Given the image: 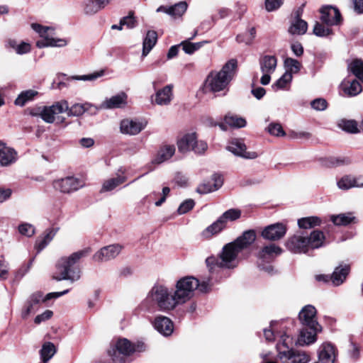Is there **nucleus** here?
Listing matches in <instances>:
<instances>
[{"mask_svg": "<svg viewBox=\"0 0 363 363\" xmlns=\"http://www.w3.org/2000/svg\"><path fill=\"white\" fill-rule=\"evenodd\" d=\"M350 270L348 264H341L337 267L331 274V284L335 286L341 285L345 281Z\"/></svg>", "mask_w": 363, "mask_h": 363, "instance_id": "cd10ccee", "label": "nucleus"}, {"mask_svg": "<svg viewBox=\"0 0 363 363\" xmlns=\"http://www.w3.org/2000/svg\"><path fill=\"white\" fill-rule=\"evenodd\" d=\"M196 133L186 134L177 143L178 150L181 152H186L193 150L195 145Z\"/></svg>", "mask_w": 363, "mask_h": 363, "instance_id": "72a5a7b5", "label": "nucleus"}, {"mask_svg": "<svg viewBox=\"0 0 363 363\" xmlns=\"http://www.w3.org/2000/svg\"><path fill=\"white\" fill-rule=\"evenodd\" d=\"M151 298L161 311L173 310L177 305L181 304L172 293L162 285L154 286L150 292Z\"/></svg>", "mask_w": 363, "mask_h": 363, "instance_id": "39448f33", "label": "nucleus"}, {"mask_svg": "<svg viewBox=\"0 0 363 363\" xmlns=\"http://www.w3.org/2000/svg\"><path fill=\"white\" fill-rule=\"evenodd\" d=\"M123 249L119 244L110 245L102 247L93 255V260L98 262H106L116 257Z\"/></svg>", "mask_w": 363, "mask_h": 363, "instance_id": "a211bd4d", "label": "nucleus"}, {"mask_svg": "<svg viewBox=\"0 0 363 363\" xmlns=\"http://www.w3.org/2000/svg\"><path fill=\"white\" fill-rule=\"evenodd\" d=\"M285 245L286 248L293 253H306L310 250L307 236L300 234L290 237Z\"/></svg>", "mask_w": 363, "mask_h": 363, "instance_id": "2eb2a0df", "label": "nucleus"}, {"mask_svg": "<svg viewBox=\"0 0 363 363\" xmlns=\"http://www.w3.org/2000/svg\"><path fill=\"white\" fill-rule=\"evenodd\" d=\"M172 85H167L162 89H159L156 91L155 96V103L160 106H167L170 104L172 97Z\"/></svg>", "mask_w": 363, "mask_h": 363, "instance_id": "a878e982", "label": "nucleus"}, {"mask_svg": "<svg viewBox=\"0 0 363 363\" xmlns=\"http://www.w3.org/2000/svg\"><path fill=\"white\" fill-rule=\"evenodd\" d=\"M338 125L343 130L350 133H357L360 131L358 124L354 120L342 119L340 121Z\"/></svg>", "mask_w": 363, "mask_h": 363, "instance_id": "09e8293b", "label": "nucleus"}, {"mask_svg": "<svg viewBox=\"0 0 363 363\" xmlns=\"http://www.w3.org/2000/svg\"><path fill=\"white\" fill-rule=\"evenodd\" d=\"M58 230V228H52L45 230L44 236L35 242V247L38 252L43 250L52 240Z\"/></svg>", "mask_w": 363, "mask_h": 363, "instance_id": "c756f323", "label": "nucleus"}, {"mask_svg": "<svg viewBox=\"0 0 363 363\" xmlns=\"http://www.w3.org/2000/svg\"><path fill=\"white\" fill-rule=\"evenodd\" d=\"M56 349L53 343L47 342L43 345L40 351V357L44 363H47L55 354Z\"/></svg>", "mask_w": 363, "mask_h": 363, "instance_id": "a18cd8bd", "label": "nucleus"}, {"mask_svg": "<svg viewBox=\"0 0 363 363\" xmlns=\"http://www.w3.org/2000/svg\"><path fill=\"white\" fill-rule=\"evenodd\" d=\"M256 235L254 230H250L245 231L242 235L238 237L235 241L232 242L237 247L240 248V251L247 247L255 240Z\"/></svg>", "mask_w": 363, "mask_h": 363, "instance_id": "c85d7f7f", "label": "nucleus"}, {"mask_svg": "<svg viewBox=\"0 0 363 363\" xmlns=\"http://www.w3.org/2000/svg\"><path fill=\"white\" fill-rule=\"evenodd\" d=\"M284 64L286 68L285 72H290L291 75L298 73L301 67V62L291 57H286L284 60Z\"/></svg>", "mask_w": 363, "mask_h": 363, "instance_id": "8fccbe9b", "label": "nucleus"}, {"mask_svg": "<svg viewBox=\"0 0 363 363\" xmlns=\"http://www.w3.org/2000/svg\"><path fill=\"white\" fill-rule=\"evenodd\" d=\"M307 240H308L309 248L315 249L323 246L325 236L322 231L313 230L309 237L307 236Z\"/></svg>", "mask_w": 363, "mask_h": 363, "instance_id": "4c0bfd02", "label": "nucleus"}, {"mask_svg": "<svg viewBox=\"0 0 363 363\" xmlns=\"http://www.w3.org/2000/svg\"><path fill=\"white\" fill-rule=\"evenodd\" d=\"M321 220L317 216L302 218L298 220V225L300 228L309 229L320 225Z\"/></svg>", "mask_w": 363, "mask_h": 363, "instance_id": "49530a36", "label": "nucleus"}, {"mask_svg": "<svg viewBox=\"0 0 363 363\" xmlns=\"http://www.w3.org/2000/svg\"><path fill=\"white\" fill-rule=\"evenodd\" d=\"M308 29V23L301 18H294L289 28V33L291 35H303Z\"/></svg>", "mask_w": 363, "mask_h": 363, "instance_id": "e433bc0d", "label": "nucleus"}, {"mask_svg": "<svg viewBox=\"0 0 363 363\" xmlns=\"http://www.w3.org/2000/svg\"><path fill=\"white\" fill-rule=\"evenodd\" d=\"M155 328L164 336L170 335L173 332V323L165 316H157L154 321Z\"/></svg>", "mask_w": 363, "mask_h": 363, "instance_id": "bb28decb", "label": "nucleus"}, {"mask_svg": "<svg viewBox=\"0 0 363 363\" xmlns=\"http://www.w3.org/2000/svg\"><path fill=\"white\" fill-rule=\"evenodd\" d=\"M127 104V95L121 92L118 94L106 99L101 104V108L104 109L118 108L125 106Z\"/></svg>", "mask_w": 363, "mask_h": 363, "instance_id": "b1692460", "label": "nucleus"}, {"mask_svg": "<svg viewBox=\"0 0 363 363\" xmlns=\"http://www.w3.org/2000/svg\"><path fill=\"white\" fill-rule=\"evenodd\" d=\"M66 289L60 292H51L43 296L41 291H36L32 294L27 299L21 311V317L26 319L31 313H35L39 308L40 304L52 298H57L69 292Z\"/></svg>", "mask_w": 363, "mask_h": 363, "instance_id": "423d86ee", "label": "nucleus"}, {"mask_svg": "<svg viewBox=\"0 0 363 363\" xmlns=\"http://www.w3.org/2000/svg\"><path fill=\"white\" fill-rule=\"evenodd\" d=\"M205 43H206V41L193 43H191L190 40H187L182 42L180 45L186 54L191 55L200 49Z\"/></svg>", "mask_w": 363, "mask_h": 363, "instance_id": "3c124183", "label": "nucleus"}, {"mask_svg": "<svg viewBox=\"0 0 363 363\" xmlns=\"http://www.w3.org/2000/svg\"><path fill=\"white\" fill-rule=\"evenodd\" d=\"M313 108L317 111H323L327 108L328 103L323 99H316L311 103Z\"/></svg>", "mask_w": 363, "mask_h": 363, "instance_id": "338daca9", "label": "nucleus"}, {"mask_svg": "<svg viewBox=\"0 0 363 363\" xmlns=\"http://www.w3.org/2000/svg\"><path fill=\"white\" fill-rule=\"evenodd\" d=\"M343 90L347 96H354L362 91V86L358 81L353 80L348 86H345Z\"/></svg>", "mask_w": 363, "mask_h": 363, "instance_id": "603ef678", "label": "nucleus"}, {"mask_svg": "<svg viewBox=\"0 0 363 363\" xmlns=\"http://www.w3.org/2000/svg\"><path fill=\"white\" fill-rule=\"evenodd\" d=\"M225 228V224L223 221L220 217L218 218L216 221L212 223L211 225L207 227L202 233V235L204 238H208L213 235L220 233L223 229Z\"/></svg>", "mask_w": 363, "mask_h": 363, "instance_id": "ea45409f", "label": "nucleus"}, {"mask_svg": "<svg viewBox=\"0 0 363 363\" xmlns=\"http://www.w3.org/2000/svg\"><path fill=\"white\" fill-rule=\"evenodd\" d=\"M351 72L362 82H363V62L361 60H354L350 65Z\"/></svg>", "mask_w": 363, "mask_h": 363, "instance_id": "5fc2aeb1", "label": "nucleus"}, {"mask_svg": "<svg viewBox=\"0 0 363 363\" xmlns=\"http://www.w3.org/2000/svg\"><path fill=\"white\" fill-rule=\"evenodd\" d=\"M278 337L279 339L277 344V350L279 358L281 352H287L292 349L291 347L293 345V338L286 332H279Z\"/></svg>", "mask_w": 363, "mask_h": 363, "instance_id": "7c9ffc66", "label": "nucleus"}, {"mask_svg": "<svg viewBox=\"0 0 363 363\" xmlns=\"http://www.w3.org/2000/svg\"><path fill=\"white\" fill-rule=\"evenodd\" d=\"M225 123L219 124L220 128L223 130H226V125L233 128H243L246 125V121L242 117L236 115L227 114L224 118Z\"/></svg>", "mask_w": 363, "mask_h": 363, "instance_id": "2f4dec72", "label": "nucleus"}, {"mask_svg": "<svg viewBox=\"0 0 363 363\" xmlns=\"http://www.w3.org/2000/svg\"><path fill=\"white\" fill-rule=\"evenodd\" d=\"M100 7L98 6L95 0H85L84 2V12L86 15H94L99 12Z\"/></svg>", "mask_w": 363, "mask_h": 363, "instance_id": "6e6d98bb", "label": "nucleus"}, {"mask_svg": "<svg viewBox=\"0 0 363 363\" xmlns=\"http://www.w3.org/2000/svg\"><path fill=\"white\" fill-rule=\"evenodd\" d=\"M237 61L232 59L228 61L218 72H211L205 82L206 89L218 92L225 89L235 74Z\"/></svg>", "mask_w": 363, "mask_h": 363, "instance_id": "f03ea898", "label": "nucleus"}, {"mask_svg": "<svg viewBox=\"0 0 363 363\" xmlns=\"http://www.w3.org/2000/svg\"><path fill=\"white\" fill-rule=\"evenodd\" d=\"M277 323L272 322L270 324L271 329H264V335L266 340L267 341H273L275 337H278L279 332L277 330Z\"/></svg>", "mask_w": 363, "mask_h": 363, "instance_id": "13d9d810", "label": "nucleus"}, {"mask_svg": "<svg viewBox=\"0 0 363 363\" xmlns=\"http://www.w3.org/2000/svg\"><path fill=\"white\" fill-rule=\"evenodd\" d=\"M157 41V34L155 30H148L143 43V56H146L154 48Z\"/></svg>", "mask_w": 363, "mask_h": 363, "instance_id": "c9c22d12", "label": "nucleus"}, {"mask_svg": "<svg viewBox=\"0 0 363 363\" xmlns=\"http://www.w3.org/2000/svg\"><path fill=\"white\" fill-rule=\"evenodd\" d=\"M126 181L125 176H118L115 178L108 179L103 183L101 192L110 191L116 188L118 185Z\"/></svg>", "mask_w": 363, "mask_h": 363, "instance_id": "37998d69", "label": "nucleus"}, {"mask_svg": "<svg viewBox=\"0 0 363 363\" xmlns=\"http://www.w3.org/2000/svg\"><path fill=\"white\" fill-rule=\"evenodd\" d=\"M147 124V122L144 119L125 118L120 123V130L123 134L136 135L146 128Z\"/></svg>", "mask_w": 363, "mask_h": 363, "instance_id": "4468645a", "label": "nucleus"}, {"mask_svg": "<svg viewBox=\"0 0 363 363\" xmlns=\"http://www.w3.org/2000/svg\"><path fill=\"white\" fill-rule=\"evenodd\" d=\"M227 150L235 155L243 157L245 159H255L258 155L255 152H248L246 150L245 143L238 139L233 140L227 147Z\"/></svg>", "mask_w": 363, "mask_h": 363, "instance_id": "aec40b11", "label": "nucleus"}, {"mask_svg": "<svg viewBox=\"0 0 363 363\" xmlns=\"http://www.w3.org/2000/svg\"><path fill=\"white\" fill-rule=\"evenodd\" d=\"M292 79L293 76L290 72H284V74L272 84V88L275 91L280 89H288Z\"/></svg>", "mask_w": 363, "mask_h": 363, "instance_id": "a19ab883", "label": "nucleus"}, {"mask_svg": "<svg viewBox=\"0 0 363 363\" xmlns=\"http://www.w3.org/2000/svg\"><path fill=\"white\" fill-rule=\"evenodd\" d=\"M214 191L215 187L211 182L201 184L197 188V192H199L201 194H208Z\"/></svg>", "mask_w": 363, "mask_h": 363, "instance_id": "69168bd1", "label": "nucleus"}, {"mask_svg": "<svg viewBox=\"0 0 363 363\" xmlns=\"http://www.w3.org/2000/svg\"><path fill=\"white\" fill-rule=\"evenodd\" d=\"M90 252L91 249L86 247L72 253L69 257H61L56 264V272L52 279L56 281L69 280L72 282L79 280L80 271L74 267V265Z\"/></svg>", "mask_w": 363, "mask_h": 363, "instance_id": "f257e3e1", "label": "nucleus"}, {"mask_svg": "<svg viewBox=\"0 0 363 363\" xmlns=\"http://www.w3.org/2000/svg\"><path fill=\"white\" fill-rule=\"evenodd\" d=\"M286 231L287 228L285 224L277 223L265 227L262 232V236L265 240L274 241L281 239Z\"/></svg>", "mask_w": 363, "mask_h": 363, "instance_id": "6ab92c4d", "label": "nucleus"}, {"mask_svg": "<svg viewBox=\"0 0 363 363\" xmlns=\"http://www.w3.org/2000/svg\"><path fill=\"white\" fill-rule=\"evenodd\" d=\"M241 216V211L237 208H230L224 212L220 217L226 225L227 221H234Z\"/></svg>", "mask_w": 363, "mask_h": 363, "instance_id": "864d4df0", "label": "nucleus"}, {"mask_svg": "<svg viewBox=\"0 0 363 363\" xmlns=\"http://www.w3.org/2000/svg\"><path fill=\"white\" fill-rule=\"evenodd\" d=\"M143 350L144 345L143 343L135 345L126 338H121L111 345L108 352L113 361H118L120 359V354L129 356L135 352H141Z\"/></svg>", "mask_w": 363, "mask_h": 363, "instance_id": "9d476101", "label": "nucleus"}, {"mask_svg": "<svg viewBox=\"0 0 363 363\" xmlns=\"http://www.w3.org/2000/svg\"><path fill=\"white\" fill-rule=\"evenodd\" d=\"M277 60L273 55H264L259 60V66L262 72L273 73L277 67Z\"/></svg>", "mask_w": 363, "mask_h": 363, "instance_id": "f704fd0d", "label": "nucleus"}, {"mask_svg": "<svg viewBox=\"0 0 363 363\" xmlns=\"http://www.w3.org/2000/svg\"><path fill=\"white\" fill-rule=\"evenodd\" d=\"M188 4L186 1H180L166 9V13L174 16L181 17L186 11Z\"/></svg>", "mask_w": 363, "mask_h": 363, "instance_id": "de8ad7c7", "label": "nucleus"}, {"mask_svg": "<svg viewBox=\"0 0 363 363\" xmlns=\"http://www.w3.org/2000/svg\"><path fill=\"white\" fill-rule=\"evenodd\" d=\"M279 359L282 363H308L311 357L305 351L291 349L287 352H281Z\"/></svg>", "mask_w": 363, "mask_h": 363, "instance_id": "f3484780", "label": "nucleus"}, {"mask_svg": "<svg viewBox=\"0 0 363 363\" xmlns=\"http://www.w3.org/2000/svg\"><path fill=\"white\" fill-rule=\"evenodd\" d=\"M18 230L21 235L27 237L33 236L35 232L34 226L28 223H23L20 224L18 225Z\"/></svg>", "mask_w": 363, "mask_h": 363, "instance_id": "bf43d9fd", "label": "nucleus"}, {"mask_svg": "<svg viewBox=\"0 0 363 363\" xmlns=\"http://www.w3.org/2000/svg\"><path fill=\"white\" fill-rule=\"evenodd\" d=\"M104 70H100L89 74L72 76L71 78L74 80L94 81L99 77L104 76Z\"/></svg>", "mask_w": 363, "mask_h": 363, "instance_id": "4d7b16f0", "label": "nucleus"}, {"mask_svg": "<svg viewBox=\"0 0 363 363\" xmlns=\"http://www.w3.org/2000/svg\"><path fill=\"white\" fill-rule=\"evenodd\" d=\"M337 185L342 190H348L354 187L363 188V177L345 175L337 181Z\"/></svg>", "mask_w": 363, "mask_h": 363, "instance_id": "5701e85b", "label": "nucleus"}, {"mask_svg": "<svg viewBox=\"0 0 363 363\" xmlns=\"http://www.w3.org/2000/svg\"><path fill=\"white\" fill-rule=\"evenodd\" d=\"M330 28L325 27L319 22H315L313 28V33L318 37H325L331 33Z\"/></svg>", "mask_w": 363, "mask_h": 363, "instance_id": "052dcab7", "label": "nucleus"}, {"mask_svg": "<svg viewBox=\"0 0 363 363\" xmlns=\"http://www.w3.org/2000/svg\"><path fill=\"white\" fill-rule=\"evenodd\" d=\"M320 21L328 26L339 24L342 21L340 11L332 6H323L320 9Z\"/></svg>", "mask_w": 363, "mask_h": 363, "instance_id": "dca6fc26", "label": "nucleus"}, {"mask_svg": "<svg viewBox=\"0 0 363 363\" xmlns=\"http://www.w3.org/2000/svg\"><path fill=\"white\" fill-rule=\"evenodd\" d=\"M321 330L316 328H308L303 327L300 330L296 345L298 346H306L314 343L316 341L318 333Z\"/></svg>", "mask_w": 363, "mask_h": 363, "instance_id": "412c9836", "label": "nucleus"}, {"mask_svg": "<svg viewBox=\"0 0 363 363\" xmlns=\"http://www.w3.org/2000/svg\"><path fill=\"white\" fill-rule=\"evenodd\" d=\"M123 26H126L128 28H133L135 26L136 21L133 16V13H130L128 16L121 19Z\"/></svg>", "mask_w": 363, "mask_h": 363, "instance_id": "774afa93", "label": "nucleus"}, {"mask_svg": "<svg viewBox=\"0 0 363 363\" xmlns=\"http://www.w3.org/2000/svg\"><path fill=\"white\" fill-rule=\"evenodd\" d=\"M67 108L68 102L65 100H62L55 102L52 106H43L39 113H31V114L40 116L48 123H53L55 120V115L65 113Z\"/></svg>", "mask_w": 363, "mask_h": 363, "instance_id": "9b49d317", "label": "nucleus"}, {"mask_svg": "<svg viewBox=\"0 0 363 363\" xmlns=\"http://www.w3.org/2000/svg\"><path fill=\"white\" fill-rule=\"evenodd\" d=\"M284 3V0H265V8L267 11L277 10Z\"/></svg>", "mask_w": 363, "mask_h": 363, "instance_id": "0e129e2a", "label": "nucleus"}, {"mask_svg": "<svg viewBox=\"0 0 363 363\" xmlns=\"http://www.w3.org/2000/svg\"><path fill=\"white\" fill-rule=\"evenodd\" d=\"M282 250L275 244H270L264 246L259 252V258L263 260L272 259L281 255Z\"/></svg>", "mask_w": 363, "mask_h": 363, "instance_id": "473e14b6", "label": "nucleus"}, {"mask_svg": "<svg viewBox=\"0 0 363 363\" xmlns=\"http://www.w3.org/2000/svg\"><path fill=\"white\" fill-rule=\"evenodd\" d=\"M194 201L192 199H187L184 201L183 203L180 204V206L178 208V213L179 214H184L189 211L191 209L193 208L194 206Z\"/></svg>", "mask_w": 363, "mask_h": 363, "instance_id": "e2e57ef3", "label": "nucleus"}, {"mask_svg": "<svg viewBox=\"0 0 363 363\" xmlns=\"http://www.w3.org/2000/svg\"><path fill=\"white\" fill-rule=\"evenodd\" d=\"M268 132L274 136H284L285 135V132L279 123H272L267 127Z\"/></svg>", "mask_w": 363, "mask_h": 363, "instance_id": "680f3d73", "label": "nucleus"}, {"mask_svg": "<svg viewBox=\"0 0 363 363\" xmlns=\"http://www.w3.org/2000/svg\"><path fill=\"white\" fill-rule=\"evenodd\" d=\"M17 160V152L14 149L0 141V166L10 165Z\"/></svg>", "mask_w": 363, "mask_h": 363, "instance_id": "4be33fe9", "label": "nucleus"}, {"mask_svg": "<svg viewBox=\"0 0 363 363\" xmlns=\"http://www.w3.org/2000/svg\"><path fill=\"white\" fill-rule=\"evenodd\" d=\"M92 106V104L87 102L84 104H74L71 107L68 106L65 112H67L68 116H79L84 112L89 111Z\"/></svg>", "mask_w": 363, "mask_h": 363, "instance_id": "58836bf2", "label": "nucleus"}, {"mask_svg": "<svg viewBox=\"0 0 363 363\" xmlns=\"http://www.w3.org/2000/svg\"><path fill=\"white\" fill-rule=\"evenodd\" d=\"M31 28L43 38L36 43L37 47L43 48L45 47H64L67 42L65 39L55 38L54 28L49 26H43L39 23H32Z\"/></svg>", "mask_w": 363, "mask_h": 363, "instance_id": "1a4fd4ad", "label": "nucleus"}, {"mask_svg": "<svg viewBox=\"0 0 363 363\" xmlns=\"http://www.w3.org/2000/svg\"><path fill=\"white\" fill-rule=\"evenodd\" d=\"M31 28L43 38L36 43L37 47L43 48L45 47H64L67 42L65 39L55 38L54 28L49 26H43L39 23H32Z\"/></svg>", "mask_w": 363, "mask_h": 363, "instance_id": "0eeeda50", "label": "nucleus"}, {"mask_svg": "<svg viewBox=\"0 0 363 363\" xmlns=\"http://www.w3.org/2000/svg\"><path fill=\"white\" fill-rule=\"evenodd\" d=\"M240 252L239 247H237L233 242H230L223 247L219 257H209L206 259V262L211 270L216 267L227 269L234 268L238 264V255Z\"/></svg>", "mask_w": 363, "mask_h": 363, "instance_id": "20e7f679", "label": "nucleus"}, {"mask_svg": "<svg viewBox=\"0 0 363 363\" xmlns=\"http://www.w3.org/2000/svg\"><path fill=\"white\" fill-rule=\"evenodd\" d=\"M196 289L202 293L208 292L210 289V284L208 281L200 282L196 278L191 276L185 277L178 280L174 293L179 303L182 304L191 299Z\"/></svg>", "mask_w": 363, "mask_h": 363, "instance_id": "7ed1b4c3", "label": "nucleus"}, {"mask_svg": "<svg viewBox=\"0 0 363 363\" xmlns=\"http://www.w3.org/2000/svg\"><path fill=\"white\" fill-rule=\"evenodd\" d=\"M38 92L33 89H28L22 91L16 99L14 104L16 106H23L27 102L34 99Z\"/></svg>", "mask_w": 363, "mask_h": 363, "instance_id": "79ce46f5", "label": "nucleus"}, {"mask_svg": "<svg viewBox=\"0 0 363 363\" xmlns=\"http://www.w3.org/2000/svg\"><path fill=\"white\" fill-rule=\"evenodd\" d=\"M330 220L335 225H346L350 223L354 222L355 217L352 213H340L339 215L331 216Z\"/></svg>", "mask_w": 363, "mask_h": 363, "instance_id": "c03bdc74", "label": "nucleus"}, {"mask_svg": "<svg viewBox=\"0 0 363 363\" xmlns=\"http://www.w3.org/2000/svg\"><path fill=\"white\" fill-rule=\"evenodd\" d=\"M317 311L312 305H306L302 308L298 313V320L303 327L308 328H316V330H322L321 325L317 320Z\"/></svg>", "mask_w": 363, "mask_h": 363, "instance_id": "f8f14e48", "label": "nucleus"}, {"mask_svg": "<svg viewBox=\"0 0 363 363\" xmlns=\"http://www.w3.org/2000/svg\"><path fill=\"white\" fill-rule=\"evenodd\" d=\"M31 28L43 38L36 43L37 47L43 48L45 47H64L67 42L65 39L55 38L54 28L49 26H43L39 23H32Z\"/></svg>", "mask_w": 363, "mask_h": 363, "instance_id": "6e6552de", "label": "nucleus"}, {"mask_svg": "<svg viewBox=\"0 0 363 363\" xmlns=\"http://www.w3.org/2000/svg\"><path fill=\"white\" fill-rule=\"evenodd\" d=\"M175 153V147L172 145H164L160 147L152 160L154 164H160L169 160Z\"/></svg>", "mask_w": 363, "mask_h": 363, "instance_id": "393cba45", "label": "nucleus"}, {"mask_svg": "<svg viewBox=\"0 0 363 363\" xmlns=\"http://www.w3.org/2000/svg\"><path fill=\"white\" fill-rule=\"evenodd\" d=\"M84 186V182L74 177H67L53 182V187L64 194L77 191Z\"/></svg>", "mask_w": 363, "mask_h": 363, "instance_id": "ddd939ff", "label": "nucleus"}]
</instances>
